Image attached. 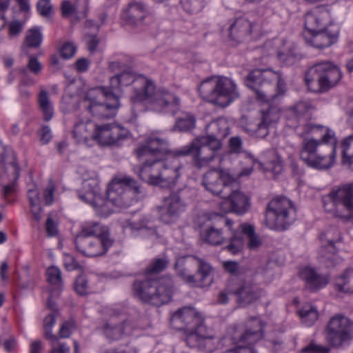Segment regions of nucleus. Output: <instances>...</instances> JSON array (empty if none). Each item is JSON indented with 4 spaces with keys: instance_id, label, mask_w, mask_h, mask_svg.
<instances>
[{
    "instance_id": "nucleus-1",
    "label": "nucleus",
    "mask_w": 353,
    "mask_h": 353,
    "mask_svg": "<svg viewBox=\"0 0 353 353\" xmlns=\"http://www.w3.org/2000/svg\"><path fill=\"white\" fill-rule=\"evenodd\" d=\"M133 84L132 103L143 102L145 108L158 112L176 114L180 107V99L164 88H156L152 81L143 76L134 77L130 72H121L110 78L109 92L119 97L123 87Z\"/></svg>"
},
{
    "instance_id": "nucleus-2",
    "label": "nucleus",
    "mask_w": 353,
    "mask_h": 353,
    "mask_svg": "<svg viewBox=\"0 0 353 353\" xmlns=\"http://www.w3.org/2000/svg\"><path fill=\"white\" fill-rule=\"evenodd\" d=\"M245 83L254 90L258 101L268 105L267 108L261 110V121L256 127L250 126L247 129L252 135L263 139L269 134L268 128L280 119L279 108L271 101L285 92V83L279 72L256 69L247 76Z\"/></svg>"
},
{
    "instance_id": "nucleus-3",
    "label": "nucleus",
    "mask_w": 353,
    "mask_h": 353,
    "mask_svg": "<svg viewBox=\"0 0 353 353\" xmlns=\"http://www.w3.org/2000/svg\"><path fill=\"white\" fill-rule=\"evenodd\" d=\"M177 178H113L107 188V200L101 210L107 213L113 210L108 207L111 204L120 208L132 205L139 199V195L145 192L143 184L158 186L162 190H172L175 188Z\"/></svg>"
},
{
    "instance_id": "nucleus-4",
    "label": "nucleus",
    "mask_w": 353,
    "mask_h": 353,
    "mask_svg": "<svg viewBox=\"0 0 353 353\" xmlns=\"http://www.w3.org/2000/svg\"><path fill=\"white\" fill-rule=\"evenodd\" d=\"M304 133L311 134L305 138L300 152L301 159L309 166L327 169L335 158L336 139L328 128L319 125L304 126Z\"/></svg>"
},
{
    "instance_id": "nucleus-5",
    "label": "nucleus",
    "mask_w": 353,
    "mask_h": 353,
    "mask_svg": "<svg viewBox=\"0 0 353 353\" xmlns=\"http://www.w3.org/2000/svg\"><path fill=\"white\" fill-rule=\"evenodd\" d=\"M113 243L108 228L94 221L83 223L74 239L77 250L86 257L105 254Z\"/></svg>"
},
{
    "instance_id": "nucleus-6",
    "label": "nucleus",
    "mask_w": 353,
    "mask_h": 353,
    "mask_svg": "<svg viewBox=\"0 0 353 353\" xmlns=\"http://www.w3.org/2000/svg\"><path fill=\"white\" fill-rule=\"evenodd\" d=\"M132 291L134 296L143 303L160 306L171 301L174 284L170 277L143 276L134 281Z\"/></svg>"
},
{
    "instance_id": "nucleus-7",
    "label": "nucleus",
    "mask_w": 353,
    "mask_h": 353,
    "mask_svg": "<svg viewBox=\"0 0 353 353\" xmlns=\"http://www.w3.org/2000/svg\"><path fill=\"white\" fill-rule=\"evenodd\" d=\"M201 97L221 108L238 100L240 92L235 82L225 77H213L203 81L198 88Z\"/></svg>"
},
{
    "instance_id": "nucleus-8",
    "label": "nucleus",
    "mask_w": 353,
    "mask_h": 353,
    "mask_svg": "<svg viewBox=\"0 0 353 353\" xmlns=\"http://www.w3.org/2000/svg\"><path fill=\"white\" fill-rule=\"evenodd\" d=\"M168 152V145L166 140L158 137L149 138L145 144L141 145L136 149L137 157L145 162L135 169V173L140 176H161V174L154 172V170H159L163 166L160 161Z\"/></svg>"
},
{
    "instance_id": "nucleus-9",
    "label": "nucleus",
    "mask_w": 353,
    "mask_h": 353,
    "mask_svg": "<svg viewBox=\"0 0 353 353\" xmlns=\"http://www.w3.org/2000/svg\"><path fill=\"white\" fill-rule=\"evenodd\" d=\"M322 202L324 210L334 217L353 220V183L333 188Z\"/></svg>"
},
{
    "instance_id": "nucleus-10",
    "label": "nucleus",
    "mask_w": 353,
    "mask_h": 353,
    "mask_svg": "<svg viewBox=\"0 0 353 353\" xmlns=\"http://www.w3.org/2000/svg\"><path fill=\"white\" fill-rule=\"evenodd\" d=\"M342 73L330 61L317 63L305 73V81L308 90L314 92H326L340 81Z\"/></svg>"
},
{
    "instance_id": "nucleus-11",
    "label": "nucleus",
    "mask_w": 353,
    "mask_h": 353,
    "mask_svg": "<svg viewBox=\"0 0 353 353\" xmlns=\"http://www.w3.org/2000/svg\"><path fill=\"white\" fill-rule=\"evenodd\" d=\"M265 216V224L269 228L285 230L296 220V212L290 199L279 196L268 203Z\"/></svg>"
},
{
    "instance_id": "nucleus-12",
    "label": "nucleus",
    "mask_w": 353,
    "mask_h": 353,
    "mask_svg": "<svg viewBox=\"0 0 353 353\" xmlns=\"http://www.w3.org/2000/svg\"><path fill=\"white\" fill-rule=\"evenodd\" d=\"M265 323L258 317H250L245 322L232 325L229 329L230 339L234 344H252L263 336ZM229 339L223 337L221 343Z\"/></svg>"
},
{
    "instance_id": "nucleus-13",
    "label": "nucleus",
    "mask_w": 353,
    "mask_h": 353,
    "mask_svg": "<svg viewBox=\"0 0 353 353\" xmlns=\"http://www.w3.org/2000/svg\"><path fill=\"white\" fill-rule=\"evenodd\" d=\"M325 336L332 347H341L353 338V321L341 314L334 315L325 326Z\"/></svg>"
},
{
    "instance_id": "nucleus-14",
    "label": "nucleus",
    "mask_w": 353,
    "mask_h": 353,
    "mask_svg": "<svg viewBox=\"0 0 353 353\" xmlns=\"http://www.w3.org/2000/svg\"><path fill=\"white\" fill-rule=\"evenodd\" d=\"M97 90L106 99L105 103H101L96 99L85 97L87 110L98 119H110L113 117L120 107L119 97L109 92L104 86L99 87Z\"/></svg>"
},
{
    "instance_id": "nucleus-15",
    "label": "nucleus",
    "mask_w": 353,
    "mask_h": 353,
    "mask_svg": "<svg viewBox=\"0 0 353 353\" xmlns=\"http://www.w3.org/2000/svg\"><path fill=\"white\" fill-rule=\"evenodd\" d=\"M173 326L179 330L193 332L203 329L204 321L201 314L193 307L185 306L176 311L171 316Z\"/></svg>"
},
{
    "instance_id": "nucleus-16",
    "label": "nucleus",
    "mask_w": 353,
    "mask_h": 353,
    "mask_svg": "<svg viewBox=\"0 0 353 353\" xmlns=\"http://www.w3.org/2000/svg\"><path fill=\"white\" fill-rule=\"evenodd\" d=\"M220 148H214L211 145V141L202 138L200 141L193 142L187 150L179 152L181 155L191 154L194 163L198 168L206 165L215 157L216 152Z\"/></svg>"
},
{
    "instance_id": "nucleus-17",
    "label": "nucleus",
    "mask_w": 353,
    "mask_h": 353,
    "mask_svg": "<svg viewBox=\"0 0 353 353\" xmlns=\"http://www.w3.org/2000/svg\"><path fill=\"white\" fill-rule=\"evenodd\" d=\"M230 293L236 296V303L241 307H247L260 298L261 292L256 285L250 281L237 280Z\"/></svg>"
},
{
    "instance_id": "nucleus-18",
    "label": "nucleus",
    "mask_w": 353,
    "mask_h": 353,
    "mask_svg": "<svg viewBox=\"0 0 353 353\" xmlns=\"http://www.w3.org/2000/svg\"><path fill=\"white\" fill-rule=\"evenodd\" d=\"M159 219L165 223H171L176 220L185 211V204L176 193H172L163 199L162 204L157 207Z\"/></svg>"
},
{
    "instance_id": "nucleus-19",
    "label": "nucleus",
    "mask_w": 353,
    "mask_h": 353,
    "mask_svg": "<svg viewBox=\"0 0 353 353\" xmlns=\"http://www.w3.org/2000/svg\"><path fill=\"white\" fill-rule=\"evenodd\" d=\"M314 109V107L310 101H299L287 110L288 125L292 128L303 125Z\"/></svg>"
},
{
    "instance_id": "nucleus-20",
    "label": "nucleus",
    "mask_w": 353,
    "mask_h": 353,
    "mask_svg": "<svg viewBox=\"0 0 353 353\" xmlns=\"http://www.w3.org/2000/svg\"><path fill=\"white\" fill-rule=\"evenodd\" d=\"M220 203V209L225 213L233 212L239 215L246 213L250 208V199L242 192L233 191Z\"/></svg>"
},
{
    "instance_id": "nucleus-21",
    "label": "nucleus",
    "mask_w": 353,
    "mask_h": 353,
    "mask_svg": "<svg viewBox=\"0 0 353 353\" xmlns=\"http://www.w3.org/2000/svg\"><path fill=\"white\" fill-rule=\"evenodd\" d=\"M338 34L339 31L335 28L334 30L330 28L319 30L310 34L303 33V37L307 44L316 48L322 49L333 44L336 41Z\"/></svg>"
},
{
    "instance_id": "nucleus-22",
    "label": "nucleus",
    "mask_w": 353,
    "mask_h": 353,
    "mask_svg": "<svg viewBox=\"0 0 353 353\" xmlns=\"http://www.w3.org/2000/svg\"><path fill=\"white\" fill-rule=\"evenodd\" d=\"M94 139L99 143L104 145H109L117 143L119 140L124 139L127 132H121V130L117 126H112L110 124L103 125H95Z\"/></svg>"
},
{
    "instance_id": "nucleus-23",
    "label": "nucleus",
    "mask_w": 353,
    "mask_h": 353,
    "mask_svg": "<svg viewBox=\"0 0 353 353\" xmlns=\"http://www.w3.org/2000/svg\"><path fill=\"white\" fill-rule=\"evenodd\" d=\"M203 329L190 332L185 338L186 344L190 348L209 353L212 352L216 347L215 339L212 336H205L202 332Z\"/></svg>"
},
{
    "instance_id": "nucleus-24",
    "label": "nucleus",
    "mask_w": 353,
    "mask_h": 353,
    "mask_svg": "<svg viewBox=\"0 0 353 353\" xmlns=\"http://www.w3.org/2000/svg\"><path fill=\"white\" fill-rule=\"evenodd\" d=\"M237 183L236 178H203L202 185L214 195L225 197Z\"/></svg>"
},
{
    "instance_id": "nucleus-25",
    "label": "nucleus",
    "mask_w": 353,
    "mask_h": 353,
    "mask_svg": "<svg viewBox=\"0 0 353 353\" xmlns=\"http://www.w3.org/2000/svg\"><path fill=\"white\" fill-rule=\"evenodd\" d=\"M260 28V25L256 22H251L245 18H238L230 27V37L231 39L240 42L248 35L259 30Z\"/></svg>"
},
{
    "instance_id": "nucleus-26",
    "label": "nucleus",
    "mask_w": 353,
    "mask_h": 353,
    "mask_svg": "<svg viewBox=\"0 0 353 353\" xmlns=\"http://www.w3.org/2000/svg\"><path fill=\"white\" fill-rule=\"evenodd\" d=\"M229 127L227 121L223 119H218L212 121L206 128L207 140L211 141V145L214 148H221L222 139L225 138L228 133Z\"/></svg>"
},
{
    "instance_id": "nucleus-27",
    "label": "nucleus",
    "mask_w": 353,
    "mask_h": 353,
    "mask_svg": "<svg viewBox=\"0 0 353 353\" xmlns=\"http://www.w3.org/2000/svg\"><path fill=\"white\" fill-rule=\"evenodd\" d=\"M301 278L305 282V287L311 292H316L325 288L329 278L326 275L319 274L316 270L310 267H305L300 271Z\"/></svg>"
},
{
    "instance_id": "nucleus-28",
    "label": "nucleus",
    "mask_w": 353,
    "mask_h": 353,
    "mask_svg": "<svg viewBox=\"0 0 353 353\" xmlns=\"http://www.w3.org/2000/svg\"><path fill=\"white\" fill-rule=\"evenodd\" d=\"M329 20V14L325 10L314 9L308 12L305 16V28L303 33L310 34L319 30L324 29Z\"/></svg>"
},
{
    "instance_id": "nucleus-29",
    "label": "nucleus",
    "mask_w": 353,
    "mask_h": 353,
    "mask_svg": "<svg viewBox=\"0 0 353 353\" xmlns=\"http://www.w3.org/2000/svg\"><path fill=\"white\" fill-rule=\"evenodd\" d=\"M322 246L320 250V255L322 258L330 260L337 250L334 243L341 240V236L336 229L327 230L320 236Z\"/></svg>"
},
{
    "instance_id": "nucleus-30",
    "label": "nucleus",
    "mask_w": 353,
    "mask_h": 353,
    "mask_svg": "<svg viewBox=\"0 0 353 353\" xmlns=\"http://www.w3.org/2000/svg\"><path fill=\"white\" fill-rule=\"evenodd\" d=\"M146 16L147 10L145 6L137 2L130 3L122 14L123 19L131 26L142 25Z\"/></svg>"
},
{
    "instance_id": "nucleus-31",
    "label": "nucleus",
    "mask_w": 353,
    "mask_h": 353,
    "mask_svg": "<svg viewBox=\"0 0 353 353\" xmlns=\"http://www.w3.org/2000/svg\"><path fill=\"white\" fill-rule=\"evenodd\" d=\"M126 321L115 322L112 319L105 321L99 330L110 341L121 340L125 333Z\"/></svg>"
},
{
    "instance_id": "nucleus-32",
    "label": "nucleus",
    "mask_w": 353,
    "mask_h": 353,
    "mask_svg": "<svg viewBox=\"0 0 353 353\" xmlns=\"http://www.w3.org/2000/svg\"><path fill=\"white\" fill-rule=\"evenodd\" d=\"M0 162L4 170V174L18 176L19 168L16 163L14 152L8 148L0 145Z\"/></svg>"
},
{
    "instance_id": "nucleus-33",
    "label": "nucleus",
    "mask_w": 353,
    "mask_h": 353,
    "mask_svg": "<svg viewBox=\"0 0 353 353\" xmlns=\"http://www.w3.org/2000/svg\"><path fill=\"white\" fill-rule=\"evenodd\" d=\"M192 259L196 261L197 270L196 278V287H204L207 285H210L212 283V267L209 263H208L203 259H201L198 256H192Z\"/></svg>"
},
{
    "instance_id": "nucleus-34",
    "label": "nucleus",
    "mask_w": 353,
    "mask_h": 353,
    "mask_svg": "<svg viewBox=\"0 0 353 353\" xmlns=\"http://www.w3.org/2000/svg\"><path fill=\"white\" fill-rule=\"evenodd\" d=\"M348 124L353 130V108L350 110ZM343 163L353 170V134L350 135L341 143Z\"/></svg>"
},
{
    "instance_id": "nucleus-35",
    "label": "nucleus",
    "mask_w": 353,
    "mask_h": 353,
    "mask_svg": "<svg viewBox=\"0 0 353 353\" xmlns=\"http://www.w3.org/2000/svg\"><path fill=\"white\" fill-rule=\"evenodd\" d=\"M200 235L203 241L212 245H221L225 239L223 230L215 225L208 226L201 232Z\"/></svg>"
},
{
    "instance_id": "nucleus-36",
    "label": "nucleus",
    "mask_w": 353,
    "mask_h": 353,
    "mask_svg": "<svg viewBox=\"0 0 353 353\" xmlns=\"http://www.w3.org/2000/svg\"><path fill=\"white\" fill-rule=\"evenodd\" d=\"M82 188L79 192V198L86 203H92L98 192L97 178H85L81 182Z\"/></svg>"
},
{
    "instance_id": "nucleus-37",
    "label": "nucleus",
    "mask_w": 353,
    "mask_h": 353,
    "mask_svg": "<svg viewBox=\"0 0 353 353\" xmlns=\"http://www.w3.org/2000/svg\"><path fill=\"white\" fill-rule=\"evenodd\" d=\"M335 288L343 293L353 292V270H347L335 279Z\"/></svg>"
},
{
    "instance_id": "nucleus-38",
    "label": "nucleus",
    "mask_w": 353,
    "mask_h": 353,
    "mask_svg": "<svg viewBox=\"0 0 353 353\" xmlns=\"http://www.w3.org/2000/svg\"><path fill=\"white\" fill-rule=\"evenodd\" d=\"M38 104L43 115L44 120L49 121L53 117L54 110L49 94L46 90H42L39 92L38 96Z\"/></svg>"
},
{
    "instance_id": "nucleus-39",
    "label": "nucleus",
    "mask_w": 353,
    "mask_h": 353,
    "mask_svg": "<svg viewBox=\"0 0 353 353\" xmlns=\"http://www.w3.org/2000/svg\"><path fill=\"white\" fill-rule=\"evenodd\" d=\"M59 312H54L48 314L43 319V327L45 330L44 337L52 345L56 342L57 335L53 334L52 327L56 323L57 318L59 316Z\"/></svg>"
},
{
    "instance_id": "nucleus-40",
    "label": "nucleus",
    "mask_w": 353,
    "mask_h": 353,
    "mask_svg": "<svg viewBox=\"0 0 353 353\" xmlns=\"http://www.w3.org/2000/svg\"><path fill=\"white\" fill-rule=\"evenodd\" d=\"M168 263V260L165 258L154 259L144 270L143 276L156 277V274L165 270Z\"/></svg>"
},
{
    "instance_id": "nucleus-41",
    "label": "nucleus",
    "mask_w": 353,
    "mask_h": 353,
    "mask_svg": "<svg viewBox=\"0 0 353 353\" xmlns=\"http://www.w3.org/2000/svg\"><path fill=\"white\" fill-rule=\"evenodd\" d=\"M95 128V125L91 122H79L74 125L73 135L77 141H86L89 134Z\"/></svg>"
},
{
    "instance_id": "nucleus-42",
    "label": "nucleus",
    "mask_w": 353,
    "mask_h": 353,
    "mask_svg": "<svg viewBox=\"0 0 353 353\" xmlns=\"http://www.w3.org/2000/svg\"><path fill=\"white\" fill-rule=\"evenodd\" d=\"M303 323L306 326H311L314 324L319 318V314L316 307L310 305H304L299 312Z\"/></svg>"
},
{
    "instance_id": "nucleus-43",
    "label": "nucleus",
    "mask_w": 353,
    "mask_h": 353,
    "mask_svg": "<svg viewBox=\"0 0 353 353\" xmlns=\"http://www.w3.org/2000/svg\"><path fill=\"white\" fill-rule=\"evenodd\" d=\"M241 232L248 238V245L250 249H254L261 244L260 238L256 234L254 227L248 223H243L240 225Z\"/></svg>"
},
{
    "instance_id": "nucleus-44",
    "label": "nucleus",
    "mask_w": 353,
    "mask_h": 353,
    "mask_svg": "<svg viewBox=\"0 0 353 353\" xmlns=\"http://www.w3.org/2000/svg\"><path fill=\"white\" fill-rule=\"evenodd\" d=\"M195 118L193 115L186 113L177 119L174 126V130L180 132L188 131L195 126Z\"/></svg>"
},
{
    "instance_id": "nucleus-45",
    "label": "nucleus",
    "mask_w": 353,
    "mask_h": 353,
    "mask_svg": "<svg viewBox=\"0 0 353 353\" xmlns=\"http://www.w3.org/2000/svg\"><path fill=\"white\" fill-rule=\"evenodd\" d=\"M126 224L127 227L130 228L132 230L138 231L145 230L150 234H154L156 233V229L154 224L145 218H143L139 221H128Z\"/></svg>"
},
{
    "instance_id": "nucleus-46",
    "label": "nucleus",
    "mask_w": 353,
    "mask_h": 353,
    "mask_svg": "<svg viewBox=\"0 0 353 353\" xmlns=\"http://www.w3.org/2000/svg\"><path fill=\"white\" fill-rule=\"evenodd\" d=\"M256 165L259 168L264 170V174H272L279 175L282 173L283 163L281 158L277 157L276 159L267 163L265 167L261 163H256Z\"/></svg>"
},
{
    "instance_id": "nucleus-47",
    "label": "nucleus",
    "mask_w": 353,
    "mask_h": 353,
    "mask_svg": "<svg viewBox=\"0 0 353 353\" xmlns=\"http://www.w3.org/2000/svg\"><path fill=\"white\" fill-rule=\"evenodd\" d=\"M243 245V239L241 234L234 232L232 236L230 238V243L225 247V249L228 252L235 254L242 250Z\"/></svg>"
},
{
    "instance_id": "nucleus-48",
    "label": "nucleus",
    "mask_w": 353,
    "mask_h": 353,
    "mask_svg": "<svg viewBox=\"0 0 353 353\" xmlns=\"http://www.w3.org/2000/svg\"><path fill=\"white\" fill-rule=\"evenodd\" d=\"M41 64L38 59L34 56H30L26 68H23L19 72L23 77H27L28 75V70L33 74L37 75L41 70Z\"/></svg>"
},
{
    "instance_id": "nucleus-49",
    "label": "nucleus",
    "mask_w": 353,
    "mask_h": 353,
    "mask_svg": "<svg viewBox=\"0 0 353 353\" xmlns=\"http://www.w3.org/2000/svg\"><path fill=\"white\" fill-rule=\"evenodd\" d=\"M205 0H181V4L186 12L196 13L204 7Z\"/></svg>"
},
{
    "instance_id": "nucleus-50",
    "label": "nucleus",
    "mask_w": 353,
    "mask_h": 353,
    "mask_svg": "<svg viewBox=\"0 0 353 353\" xmlns=\"http://www.w3.org/2000/svg\"><path fill=\"white\" fill-rule=\"evenodd\" d=\"M42 41V35L37 29L30 30L26 34V43L27 46L31 48L39 47Z\"/></svg>"
},
{
    "instance_id": "nucleus-51",
    "label": "nucleus",
    "mask_w": 353,
    "mask_h": 353,
    "mask_svg": "<svg viewBox=\"0 0 353 353\" xmlns=\"http://www.w3.org/2000/svg\"><path fill=\"white\" fill-rule=\"evenodd\" d=\"M47 281L51 284L59 287L62 283L61 270L54 266H51L46 271Z\"/></svg>"
},
{
    "instance_id": "nucleus-52",
    "label": "nucleus",
    "mask_w": 353,
    "mask_h": 353,
    "mask_svg": "<svg viewBox=\"0 0 353 353\" xmlns=\"http://www.w3.org/2000/svg\"><path fill=\"white\" fill-rule=\"evenodd\" d=\"M28 197L30 205L39 203V192L37 183L32 180V178H30V182L28 183Z\"/></svg>"
},
{
    "instance_id": "nucleus-53",
    "label": "nucleus",
    "mask_w": 353,
    "mask_h": 353,
    "mask_svg": "<svg viewBox=\"0 0 353 353\" xmlns=\"http://www.w3.org/2000/svg\"><path fill=\"white\" fill-rule=\"evenodd\" d=\"M76 329L75 323L72 320H70L68 321H65L61 325V327L59 331L58 338L59 340L60 339H66L69 338L72 333V332Z\"/></svg>"
},
{
    "instance_id": "nucleus-54",
    "label": "nucleus",
    "mask_w": 353,
    "mask_h": 353,
    "mask_svg": "<svg viewBox=\"0 0 353 353\" xmlns=\"http://www.w3.org/2000/svg\"><path fill=\"white\" fill-rule=\"evenodd\" d=\"M55 184L52 179L48 180V183L43 191V199L48 205H51L54 201V192Z\"/></svg>"
},
{
    "instance_id": "nucleus-55",
    "label": "nucleus",
    "mask_w": 353,
    "mask_h": 353,
    "mask_svg": "<svg viewBox=\"0 0 353 353\" xmlns=\"http://www.w3.org/2000/svg\"><path fill=\"white\" fill-rule=\"evenodd\" d=\"M303 353H329L330 348L327 346L317 344L312 341L302 349Z\"/></svg>"
},
{
    "instance_id": "nucleus-56",
    "label": "nucleus",
    "mask_w": 353,
    "mask_h": 353,
    "mask_svg": "<svg viewBox=\"0 0 353 353\" xmlns=\"http://www.w3.org/2000/svg\"><path fill=\"white\" fill-rule=\"evenodd\" d=\"M74 290L80 295H84L88 290V281L83 275H79L75 280Z\"/></svg>"
},
{
    "instance_id": "nucleus-57",
    "label": "nucleus",
    "mask_w": 353,
    "mask_h": 353,
    "mask_svg": "<svg viewBox=\"0 0 353 353\" xmlns=\"http://www.w3.org/2000/svg\"><path fill=\"white\" fill-rule=\"evenodd\" d=\"M37 10L41 15L48 16L52 12L50 0H39L37 3Z\"/></svg>"
},
{
    "instance_id": "nucleus-58",
    "label": "nucleus",
    "mask_w": 353,
    "mask_h": 353,
    "mask_svg": "<svg viewBox=\"0 0 353 353\" xmlns=\"http://www.w3.org/2000/svg\"><path fill=\"white\" fill-rule=\"evenodd\" d=\"M63 262L64 267L68 271H72L81 268V265L70 254L64 255Z\"/></svg>"
},
{
    "instance_id": "nucleus-59",
    "label": "nucleus",
    "mask_w": 353,
    "mask_h": 353,
    "mask_svg": "<svg viewBox=\"0 0 353 353\" xmlns=\"http://www.w3.org/2000/svg\"><path fill=\"white\" fill-rule=\"evenodd\" d=\"M76 52V47L72 43H65L61 48V55L63 59L72 57Z\"/></svg>"
},
{
    "instance_id": "nucleus-60",
    "label": "nucleus",
    "mask_w": 353,
    "mask_h": 353,
    "mask_svg": "<svg viewBox=\"0 0 353 353\" xmlns=\"http://www.w3.org/2000/svg\"><path fill=\"white\" fill-rule=\"evenodd\" d=\"M39 141L41 144L45 145L49 143L52 139V132L48 125L43 126L39 131Z\"/></svg>"
},
{
    "instance_id": "nucleus-61",
    "label": "nucleus",
    "mask_w": 353,
    "mask_h": 353,
    "mask_svg": "<svg viewBox=\"0 0 353 353\" xmlns=\"http://www.w3.org/2000/svg\"><path fill=\"white\" fill-rule=\"evenodd\" d=\"M52 349L50 353H70V349L65 343H61L57 338L56 342L52 345L50 343Z\"/></svg>"
},
{
    "instance_id": "nucleus-62",
    "label": "nucleus",
    "mask_w": 353,
    "mask_h": 353,
    "mask_svg": "<svg viewBox=\"0 0 353 353\" xmlns=\"http://www.w3.org/2000/svg\"><path fill=\"white\" fill-rule=\"evenodd\" d=\"M283 344V341L280 337H273L266 340V346L274 352L279 351Z\"/></svg>"
},
{
    "instance_id": "nucleus-63",
    "label": "nucleus",
    "mask_w": 353,
    "mask_h": 353,
    "mask_svg": "<svg viewBox=\"0 0 353 353\" xmlns=\"http://www.w3.org/2000/svg\"><path fill=\"white\" fill-rule=\"evenodd\" d=\"M223 353H259L252 347H247L241 345H235L233 347L226 349Z\"/></svg>"
},
{
    "instance_id": "nucleus-64",
    "label": "nucleus",
    "mask_w": 353,
    "mask_h": 353,
    "mask_svg": "<svg viewBox=\"0 0 353 353\" xmlns=\"http://www.w3.org/2000/svg\"><path fill=\"white\" fill-rule=\"evenodd\" d=\"M177 274L185 282L195 286L196 281L194 275L188 274L185 269H179Z\"/></svg>"
}]
</instances>
